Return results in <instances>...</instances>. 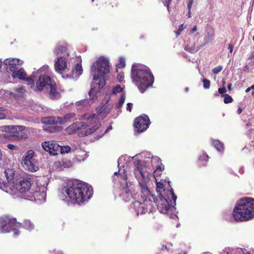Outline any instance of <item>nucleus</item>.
Masks as SVG:
<instances>
[{
    "label": "nucleus",
    "mask_w": 254,
    "mask_h": 254,
    "mask_svg": "<svg viewBox=\"0 0 254 254\" xmlns=\"http://www.w3.org/2000/svg\"><path fill=\"white\" fill-rule=\"evenodd\" d=\"M214 147L219 152L224 150L223 144L218 140H213L212 142Z\"/></svg>",
    "instance_id": "c756f323"
},
{
    "label": "nucleus",
    "mask_w": 254,
    "mask_h": 254,
    "mask_svg": "<svg viewBox=\"0 0 254 254\" xmlns=\"http://www.w3.org/2000/svg\"><path fill=\"white\" fill-rule=\"evenodd\" d=\"M210 81L207 79L203 80V85L205 89H209L210 88Z\"/></svg>",
    "instance_id": "a19ab883"
},
{
    "label": "nucleus",
    "mask_w": 254,
    "mask_h": 254,
    "mask_svg": "<svg viewBox=\"0 0 254 254\" xmlns=\"http://www.w3.org/2000/svg\"><path fill=\"white\" fill-rule=\"evenodd\" d=\"M127 157L126 156H122L118 159V166L120 168L119 170H121L122 167L124 168L125 167L124 164L123 163V161H125ZM119 172H120V171H119L118 172H116L114 173V176H118L119 175Z\"/></svg>",
    "instance_id": "2f4dec72"
},
{
    "label": "nucleus",
    "mask_w": 254,
    "mask_h": 254,
    "mask_svg": "<svg viewBox=\"0 0 254 254\" xmlns=\"http://www.w3.org/2000/svg\"><path fill=\"white\" fill-rule=\"evenodd\" d=\"M203 254H212L210 252H204Z\"/></svg>",
    "instance_id": "e2e57ef3"
},
{
    "label": "nucleus",
    "mask_w": 254,
    "mask_h": 254,
    "mask_svg": "<svg viewBox=\"0 0 254 254\" xmlns=\"http://www.w3.org/2000/svg\"><path fill=\"white\" fill-rule=\"evenodd\" d=\"M149 170L150 168L145 161L139 160L134 164L133 174L138 183L140 197L145 201H147V198L149 199V201L152 200L160 212L166 213L169 210L170 205H173L172 201L176 204L177 196L172 188L168 190L163 189V184L157 182L156 191L159 198L154 195L148 188L151 177Z\"/></svg>",
    "instance_id": "f257e3e1"
},
{
    "label": "nucleus",
    "mask_w": 254,
    "mask_h": 254,
    "mask_svg": "<svg viewBox=\"0 0 254 254\" xmlns=\"http://www.w3.org/2000/svg\"><path fill=\"white\" fill-rule=\"evenodd\" d=\"M242 112V109L241 108H239L237 112L238 114H240Z\"/></svg>",
    "instance_id": "6e6d98bb"
},
{
    "label": "nucleus",
    "mask_w": 254,
    "mask_h": 254,
    "mask_svg": "<svg viewBox=\"0 0 254 254\" xmlns=\"http://www.w3.org/2000/svg\"><path fill=\"white\" fill-rule=\"evenodd\" d=\"M126 65L125 60L123 58H120L119 60V63L117 64V66L119 68L124 67Z\"/></svg>",
    "instance_id": "ea45409f"
},
{
    "label": "nucleus",
    "mask_w": 254,
    "mask_h": 254,
    "mask_svg": "<svg viewBox=\"0 0 254 254\" xmlns=\"http://www.w3.org/2000/svg\"><path fill=\"white\" fill-rule=\"evenodd\" d=\"M181 32H180L179 31V29H178L176 32V36L178 37L179 35H180Z\"/></svg>",
    "instance_id": "4d7b16f0"
},
{
    "label": "nucleus",
    "mask_w": 254,
    "mask_h": 254,
    "mask_svg": "<svg viewBox=\"0 0 254 254\" xmlns=\"http://www.w3.org/2000/svg\"><path fill=\"white\" fill-rule=\"evenodd\" d=\"M33 186L30 179H23L17 183H13L11 184L9 187L7 188L6 191L13 195L19 196V193H20L23 196L25 199H27L28 192L31 190Z\"/></svg>",
    "instance_id": "6e6552de"
},
{
    "label": "nucleus",
    "mask_w": 254,
    "mask_h": 254,
    "mask_svg": "<svg viewBox=\"0 0 254 254\" xmlns=\"http://www.w3.org/2000/svg\"><path fill=\"white\" fill-rule=\"evenodd\" d=\"M250 254L249 252H247L246 254Z\"/></svg>",
    "instance_id": "774afa93"
},
{
    "label": "nucleus",
    "mask_w": 254,
    "mask_h": 254,
    "mask_svg": "<svg viewBox=\"0 0 254 254\" xmlns=\"http://www.w3.org/2000/svg\"><path fill=\"white\" fill-rule=\"evenodd\" d=\"M222 69V66H217L213 69V72L214 74H217L218 73L220 72Z\"/></svg>",
    "instance_id": "79ce46f5"
},
{
    "label": "nucleus",
    "mask_w": 254,
    "mask_h": 254,
    "mask_svg": "<svg viewBox=\"0 0 254 254\" xmlns=\"http://www.w3.org/2000/svg\"><path fill=\"white\" fill-rule=\"evenodd\" d=\"M82 72L81 64L80 63H77L72 70V78L78 77L82 74Z\"/></svg>",
    "instance_id": "a878e982"
},
{
    "label": "nucleus",
    "mask_w": 254,
    "mask_h": 254,
    "mask_svg": "<svg viewBox=\"0 0 254 254\" xmlns=\"http://www.w3.org/2000/svg\"><path fill=\"white\" fill-rule=\"evenodd\" d=\"M226 91H227V90L225 87H223L222 88H219L218 89V92L221 94H222L225 93Z\"/></svg>",
    "instance_id": "c03bdc74"
},
{
    "label": "nucleus",
    "mask_w": 254,
    "mask_h": 254,
    "mask_svg": "<svg viewBox=\"0 0 254 254\" xmlns=\"http://www.w3.org/2000/svg\"><path fill=\"white\" fill-rule=\"evenodd\" d=\"M4 174L8 182L9 183L13 178L14 171L12 169H7L5 171Z\"/></svg>",
    "instance_id": "473e14b6"
},
{
    "label": "nucleus",
    "mask_w": 254,
    "mask_h": 254,
    "mask_svg": "<svg viewBox=\"0 0 254 254\" xmlns=\"http://www.w3.org/2000/svg\"><path fill=\"white\" fill-rule=\"evenodd\" d=\"M34 152L32 150L27 151L23 156L22 165L23 168L30 172H35L38 170V167L34 164Z\"/></svg>",
    "instance_id": "ddd939ff"
},
{
    "label": "nucleus",
    "mask_w": 254,
    "mask_h": 254,
    "mask_svg": "<svg viewBox=\"0 0 254 254\" xmlns=\"http://www.w3.org/2000/svg\"><path fill=\"white\" fill-rule=\"evenodd\" d=\"M192 3H193L192 0H189L188 3V5H187L189 11H190Z\"/></svg>",
    "instance_id": "de8ad7c7"
},
{
    "label": "nucleus",
    "mask_w": 254,
    "mask_h": 254,
    "mask_svg": "<svg viewBox=\"0 0 254 254\" xmlns=\"http://www.w3.org/2000/svg\"><path fill=\"white\" fill-rule=\"evenodd\" d=\"M49 69L47 65L33 72L31 82L28 83L30 87L34 91H42L49 95L52 99H58L61 95L57 91L56 84L51 77L46 74Z\"/></svg>",
    "instance_id": "20e7f679"
},
{
    "label": "nucleus",
    "mask_w": 254,
    "mask_h": 254,
    "mask_svg": "<svg viewBox=\"0 0 254 254\" xmlns=\"http://www.w3.org/2000/svg\"><path fill=\"white\" fill-rule=\"evenodd\" d=\"M214 36V30L211 29L209 28L207 31V34L204 37V45L207 44L211 42L213 39V38Z\"/></svg>",
    "instance_id": "bb28decb"
},
{
    "label": "nucleus",
    "mask_w": 254,
    "mask_h": 254,
    "mask_svg": "<svg viewBox=\"0 0 254 254\" xmlns=\"http://www.w3.org/2000/svg\"><path fill=\"white\" fill-rule=\"evenodd\" d=\"M163 3L164 4V5L166 6L168 8L169 5V3L171 0H162Z\"/></svg>",
    "instance_id": "09e8293b"
},
{
    "label": "nucleus",
    "mask_w": 254,
    "mask_h": 254,
    "mask_svg": "<svg viewBox=\"0 0 254 254\" xmlns=\"http://www.w3.org/2000/svg\"><path fill=\"white\" fill-rule=\"evenodd\" d=\"M251 90H252V89H251V87H250L248 88L246 90V91H246V93H248V92H250Z\"/></svg>",
    "instance_id": "13d9d810"
},
{
    "label": "nucleus",
    "mask_w": 254,
    "mask_h": 254,
    "mask_svg": "<svg viewBox=\"0 0 254 254\" xmlns=\"http://www.w3.org/2000/svg\"><path fill=\"white\" fill-rule=\"evenodd\" d=\"M22 224L17 222L16 219L10 218L8 216H3L0 218V231L1 233H6L10 231H14L15 236L19 235V232L17 229L21 228Z\"/></svg>",
    "instance_id": "9d476101"
},
{
    "label": "nucleus",
    "mask_w": 254,
    "mask_h": 254,
    "mask_svg": "<svg viewBox=\"0 0 254 254\" xmlns=\"http://www.w3.org/2000/svg\"><path fill=\"white\" fill-rule=\"evenodd\" d=\"M46 188L44 186L41 187L34 186L32 187V189L28 191L27 195V199L34 200H44L46 197Z\"/></svg>",
    "instance_id": "4468645a"
},
{
    "label": "nucleus",
    "mask_w": 254,
    "mask_h": 254,
    "mask_svg": "<svg viewBox=\"0 0 254 254\" xmlns=\"http://www.w3.org/2000/svg\"><path fill=\"white\" fill-rule=\"evenodd\" d=\"M9 111L4 107H0V120L5 119L7 116L10 115Z\"/></svg>",
    "instance_id": "7c9ffc66"
},
{
    "label": "nucleus",
    "mask_w": 254,
    "mask_h": 254,
    "mask_svg": "<svg viewBox=\"0 0 254 254\" xmlns=\"http://www.w3.org/2000/svg\"><path fill=\"white\" fill-rule=\"evenodd\" d=\"M150 123L149 119L146 115L136 118L134 122L135 131L142 132L145 131L148 127Z\"/></svg>",
    "instance_id": "2eb2a0df"
},
{
    "label": "nucleus",
    "mask_w": 254,
    "mask_h": 254,
    "mask_svg": "<svg viewBox=\"0 0 254 254\" xmlns=\"http://www.w3.org/2000/svg\"><path fill=\"white\" fill-rule=\"evenodd\" d=\"M77 144L76 142L74 144H71V146H60V150H59V152L61 153H67L70 151H75L78 148L76 147Z\"/></svg>",
    "instance_id": "393cba45"
},
{
    "label": "nucleus",
    "mask_w": 254,
    "mask_h": 254,
    "mask_svg": "<svg viewBox=\"0 0 254 254\" xmlns=\"http://www.w3.org/2000/svg\"><path fill=\"white\" fill-rule=\"evenodd\" d=\"M185 28V26L183 24H181V25H180L178 29H179L180 32H182Z\"/></svg>",
    "instance_id": "603ef678"
},
{
    "label": "nucleus",
    "mask_w": 254,
    "mask_h": 254,
    "mask_svg": "<svg viewBox=\"0 0 254 254\" xmlns=\"http://www.w3.org/2000/svg\"><path fill=\"white\" fill-rule=\"evenodd\" d=\"M228 88L229 90H230L231 89V84H228Z\"/></svg>",
    "instance_id": "bf43d9fd"
},
{
    "label": "nucleus",
    "mask_w": 254,
    "mask_h": 254,
    "mask_svg": "<svg viewBox=\"0 0 254 254\" xmlns=\"http://www.w3.org/2000/svg\"><path fill=\"white\" fill-rule=\"evenodd\" d=\"M140 195V194H139ZM141 199L143 202H139L138 201H135L130 206V210L132 212H134L137 215L139 214H143L146 212H152L155 209L154 203L153 200L149 201V199L147 198V201L143 200L140 196Z\"/></svg>",
    "instance_id": "9b49d317"
},
{
    "label": "nucleus",
    "mask_w": 254,
    "mask_h": 254,
    "mask_svg": "<svg viewBox=\"0 0 254 254\" xmlns=\"http://www.w3.org/2000/svg\"><path fill=\"white\" fill-rule=\"evenodd\" d=\"M251 94H252V95L253 97H254V91H253L252 92V93H251Z\"/></svg>",
    "instance_id": "69168bd1"
},
{
    "label": "nucleus",
    "mask_w": 254,
    "mask_h": 254,
    "mask_svg": "<svg viewBox=\"0 0 254 254\" xmlns=\"http://www.w3.org/2000/svg\"><path fill=\"white\" fill-rule=\"evenodd\" d=\"M72 165L71 161L64 158L56 161L54 163V168L58 171H61L64 168H69Z\"/></svg>",
    "instance_id": "412c9836"
},
{
    "label": "nucleus",
    "mask_w": 254,
    "mask_h": 254,
    "mask_svg": "<svg viewBox=\"0 0 254 254\" xmlns=\"http://www.w3.org/2000/svg\"><path fill=\"white\" fill-rule=\"evenodd\" d=\"M126 100V94L125 93H122L120 98L118 102L116 103V107L117 109L120 108L124 104Z\"/></svg>",
    "instance_id": "72a5a7b5"
},
{
    "label": "nucleus",
    "mask_w": 254,
    "mask_h": 254,
    "mask_svg": "<svg viewBox=\"0 0 254 254\" xmlns=\"http://www.w3.org/2000/svg\"><path fill=\"white\" fill-rule=\"evenodd\" d=\"M11 75L13 78H17L20 80H25L28 82V84L31 82V76L29 77L23 68H19L17 67L13 72H11Z\"/></svg>",
    "instance_id": "aec40b11"
},
{
    "label": "nucleus",
    "mask_w": 254,
    "mask_h": 254,
    "mask_svg": "<svg viewBox=\"0 0 254 254\" xmlns=\"http://www.w3.org/2000/svg\"><path fill=\"white\" fill-rule=\"evenodd\" d=\"M75 115L73 113H68L65 115L64 118H61V120L59 121V124H64L65 122H71L72 121L76 118L75 117Z\"/></svg>",
    "instance_id": "cd10ccee"
},
{
    "label": "nucleus",
    "mask_w": 254,
    "mask_h": 254,
    "mask_svg": "<svg viewBox=\"0 0 254 254\" xmlns=\"http://www.w3.org/2000/svg\"><path fill=\"white\" fill-rule=\"evenodd\" d=\"M110 127H108L107 129H106V130H105L104 131V132H102L101 135H100L98 137H96L97 139H99L100 138H101V137H102L104 134H105L107 132V131H108V130L110 129Z\"/></svg>",
    "instance_id": "8fccbe9b"
},
{
    "label": "nucleus",
    "mask_w": 254,
    "mask_h": 254,
    "mask_svg": "<svg viewBox=\"0 0 254 254\" xmlns=\"http://www.w3.org/2000/svg\"><path fill=\"white\" fill-rule=\"evenodd\" d=\"M3 63L7 66L6 67L7 71L11 73L18 67V65L22 64L23 62L16 58H8L4 60Z\"/></svg>",
    "instance_id": "6ab92c4d"
},
{
    "label": "nucleus",
    "mask_w": 254,
    "mask_h": 254,
    "mask_svg": "<svg viewBox=\"0 0 254 254\" xmlns=\"http://www.w3.org/2000/svg\"><path fill=\"white\" fill-rule=\"evenodd\" d=\"M110 65L108 59L104 57H100L92 66L91 73L93 76V79L97 81L103 79L105 81V75L110 71Z\"/></svg>",
    "instance_id": "0eeeda50"
},
{
    "label": "nucleus",
    "mask_w": 254,
    "mask_h": 254,
    "mask_svg": "<svg viewBox=\"0 0 254 254\" xmlns=\"http://www.w3.org/2000/svg\"><path fill=\"white\" fill-rule=\"evenodd\" d=\"M13 184V183H12V184H10L9 185V186H8V187H5V186H4V188H5V189H6L5 191L6 190L7 188H8L9 187L10 185L11 184Z\"/></svg>",
    "instance_id": "0e129e2a"
},
{
    "label": "nucleus",
    "mask_w": 254,
    "mask_h": 254,
    "mask_svg": "<svg viewBox=\"0 0 254 254\" xmlns=\"http://www.w3.org/2000/svg\"><path fill=\"white\" fill-rule=\"evenodd\" d=\"M249 59L250 60H252V59H254V51H252L251 53Z\"/></svg>",
    "instance_id": "3c124183"
},
{
    "label": "nucleus",
    "mask_w": 254,
    "mask_h": 254,
    "mask_svg": "<svg viewBox=\"0 0 254 254\" xmlns=\"http://www.w3.org/2000/svg\"><path fill=\"white\" fill-rule=\"evenodd\" d=\"M92 189L88 184L78 180L69 181L61 190V199L77 204L82 203L91 198Z\"/></svg>",
    "instance_id": "7ed1b4c3"
},
{
    "label": "nucleus",
    "mask_w": 254,
    "mask_h": 254,
    "mask_svg": "<svg viewBox=\"0 0 254 254\" xmlns=\"http://www.w3.org/2000/svg\"><path fill=\"white\" fill-rule=\"evenodd\" d=\"M25 91L26 90L23 87L17 88L14 91V96L15 97V98L17 99L21 97H23Z\"/></svg>",
    "instance_id": "c85d7f7f"
},
{
    "label": "nucleus",
    "mask_w": 254,
    "mask_h": 254,
    "mask_svg": "<svg viewBox=\"0 0 254 254\" xmlns=\"http://www.w3.org/2000/svg\"><path fill=\"white\" fill-rule=\"evenodd\" d=\"M97 91L92 88L89 92L90 99L81 100L76 103V106L78 110H85L90 106L93 102V100L97 99Z\"/></svg>",
    "instance_id": "dca6fc26"
},
{
    "label": "nucleus",
    "mask_w": 254,
    "mask_h": 254,
    "mask_svg": "<svg viewBox=\"0 0 254 254\" xmlns=\"http://www.w3.org/2000/svg\"><path fill=\"white\" fill-rule=\"evenodd\" d=\"M151 163L152 167L156 169L154 172L155 174H157L158 172H160L164 169V166L162 165L160 158L157 156L151 158Z\"/></svg>",
    "instance_id": "5701e85b"
},
{
    "label": "nucleus",
    "mask_w": 254,
    "mask_h": 254,
    "mask_svg": "<svg viewBox=\"0 0 254 254\" xmlns=\"http://www.w3.org/2000/svg\"><path fill=\"white\" fill-rule=\"evenodd\" d=\"M118 80L120 81V82H121L123 81L124 78V74L123 73H120L118 74Z\"/></svg>",
    "instance_id": "a18cd8bd"
},
{
    "label": "nucleus",
    "mask_w": 254,
    "mask_h": 254,
    "mask_svg": "<svg viewBox=\"0 0 254 254\" xmlns=\"http://www.w3.org/2000/svg\"><path fill=\"white\" fill-rule=\"evenodd\" d=\"M23 225V227L29 231L33 230L34 228V224L29 220H25Z\"/></svg>",
    "instance_id": "f704fd0d"
},
{
    "label": "nucleus",
    "mask_w": 254,
    "mask_h": 254,
    "mask_svg": "<svg viewBox=\"0 0 254 254\" xmlns=\"http://www.w3.org/2000/svg\"><path fill=\"white\" fill-rule=\"evenodd\" d=\"M233 215L237 221H244L254 217V199L247 197L239 201L234 209Z\"/></svg>",
    "instance_id": "423d86ee"
},
{
    "label": "nucleus",
    "mask_w": 254,
    "mask_h": 254,
    "mask_svg": "<svg viewBox=\"0 0 254 254\" xmlns=\"http://www.w3.org/2000/svg\"><path fill=\"white\" fill-rule=\"evenodd\" d=\"M196 30H197V27H196V26H194L191 30V32L194 33L196 31Z\"/></svg>",
    "instance_id": "5fc2aeb1"
},
{
    "label": "nucleus",
    "mask_w": 254,
    "mask_h": 254,
    "mask_svg": "<svg viewBox=\"0 0 254 254\" xmlns=\"http://www.w3.org/2000/svg\"><path fill=\"white\" fill-rule=\"evenodd\" d=\"M123 89L120 85H117L115 87L113 88L112 90V94L116 95L117 93H122L123 92Z\"/></svg>",
    "instance_id": "e433bc0d"
},
{
    "label": "nucleus",
    "mask_w": 254,
    "mask_h": 254,
    "mask_svg": "<svg viewBox=\"0 0 254 254\" xmlns=\"http://www.w3.org/2000/svg\"><path fill=\"white\" fill-rule=\"evenodd\" d=\"M131 78L141 93L152 86L154 82V77L147 67L138 64L132 66Z\"/></svg>",
    "instance_id": "39448f33"
},
{
    "label": "nucleus",
    "mask_w": 254,
    "mask_h": 254,
    "mask_svg": "<svg viewBox=\"0 0 254 254\" xmlns=\"http://www.w3.org/2000/svg\"><path fill=\"white\" fill-rule=\"evenodd\" d=\"M208 158V156L206 153H203L202 155L199 157V160L201 161V164L204 165L205 163L203 162V161H206Z\"/></svg>",
    "instance_id": "58836bf2"
},
{
    "label": "nucleus",
    "mask_w": 254,
    "mask_h": 254,
    "mask_svg": "<svg viewBox=\"0 0 254 254\" xmlns=\"http://www.w3.org/2000/svg\"><path fill=\"white\" fill-rule=\"evenodd\" d=\"M24 129L25 127L22 126H4L0 127V131L6 132L8 133V134H4L5 137H12L15 139L26 138L22 132Z\"/></svg>",
    "instance_id": "f8f14e48"
},
{
    "label": "nucleus",
    "mask_w": 254,
    "mask_h": 254,
    "mask_svg": "<svg viewBox=\"0 0 254 254\" xmlns=\"http://www.w3.org/2000/svg\"><path fill=\"white\" fill-rule=\"evenodd\" d=\"M222 96L224 97V102L225 104L230 103L233 101L232 98L228 94H224L222 95Z\"/></svg>",
    "instance_id": "4c0bfd02"
},
{
    "label": "nucleus",
    "mask_w": 254,
    "mask_h": 254,
    "mask_svg": "<svg viewBox=\"0 0 254 254\" xmlns=\"http://www.w3.org/2000/svg\"><path fill=\"white\" fill-rule=\"evenodd\" d=\"M7 147L10 150H16L18 149V147L12 144H8L7 145Z\"/></svg>",
    "instance_id": "37998d69"
},
{
    "label": "nucleus",
    "mask_w": 254,
    "mask_h": 254,
    "mask_svg": "<svg viewBox=\"0 0 254 254\" xmlns=\"http://www.w3.org/2000/svg\"><path fill=\"white\" fill-rule=\"evenodd\" d=\"M233 48H234V46L232 45H231V44L229 45L228 49H229L230 52L231 53H232L233 52Z\"/></svg>",
    "instance_id": "864d4df0"
},
{
    "label": "nucleus",
    "mask_w": 254,
    "mask_h": 254,
    "mask_svg": "<svg viewBox=\"0 0 254 254\" xmlns=\"http://www.w3.org/2000/svg\"><path fill=\"white\" fill-rule=\"evenodd\" d=\"M61 119L60 117L55 118L53 117H47L42 118L41 122L43 124L46 125H53L57 123H59V121Z\"/></svg>",
    "instance_id": "b1692460"
},
{
    "label": "nucleus",
    "mask_w": 254,
    "mask_h": 254,
    "mask_svg": "<svg viewBox=\"0 0 254 254\" xmlns=\"http://www.w3.org/2000/svg\"><path fill=\"white\" fill-rule=\"evenodd\" d=\"M42 148L52 155H57L60 150V145L56 141H47L42 143Z\"/></svg>",
    "instance_id": "a211bd4d"
},
{
    "label": "nucleus",
    "mask_w": 254,
    "mask_h": 254,
    "mask_svg": "<svg viewBox=\"0 0 254 254\" xmlns=\"http://www.w3.org/2000/svg\"><path fill=\"white\" fill-rule=\"evenodd\" d=\"M55 53L58 57L55 61V68L56 71L62 73L68 67V54L64 46H60L55 49Z\"/></svg>",
    "instance_id": "1a4fd4ad"
},
{
    "label": "nucleus",
    "mask_w": 254,
    "mask_h": 254,
    "mask_svg": "<svg viewBox=\"0 0 254 254\" xmlns=\"http://www.w3.org/2000/svg\"><path fill=\"white\" fill-rule=\"evenodd\" d=\"M77 144L76 147L78 148L75 151V157L73 159L74 162H81L86 159L87 157L86 153L85 151L80 148L78 142H76Z\"/></svg>",
    "instance_id": "4be33fe9"
},
{
    "label": "nucleus",
    "mask_w": 254,
    "mask_h": 254,
    "mask_svg": "<svg viewBox=\"0 0 254 254\" xmlns=\"http://www.w3.org/2000/svg\"><path fill=\"white\" fill-rule=\"evenodd\" d=\"M185 49L186 51L189 52L194 53L197 51L199 49L196 47L194 44H193L192 45H191V46L189 45L186 46L185 47Z\"/></svg>",
    "instance_id": "c9c22d12"
},
{
    "label": "nucleus",
    "mask_w": 254,
    "mask_h": 254,
    "mask_svg": "<svg viewBox=\"0 0 254 254\" xmlns=\"http://www.w3.org/2000/svg\"><path fill=\"white\" fill-rule=\"evenodd\" d=\"M113 108V104L107 103L100 109L98 115L85 114L83 118L86 121L72 124L66 128V133L70 134L77 132L78 136H84L94 132L101 126L98 119L105 117L111 112Z\"/></svg>",
    "instance_id": "f03ea898"
},
{
    "label": "nucleus",
    "mask_w": 254,
    "mask_h": 254,
    "mask_svg": "<svg viewBox=\"0 0 254 254\" xmlns=\"http://www.w3.org/2000/svg\"><path fill=\"white\" fill-rule=\"evenodd\" d=\"M133 104L130 103H128L127 104V110L129 112H131V109L132 108Z\"/></svg>",
    "instance_id": "49530a36"
},
{
    "label": "nucleus",
    "mask_w": 254,
    "mask_h": 254,
    "mask_svg": "<svg viewBox=\"0 0 254 254\" xmlns=\"http://www.w3.org/2000/svg\"><path fill=\"white\" fill-rule=\"evenodd\" d=\"M2 65V61L1 60H0V67H1Z\"/></svg>",
    "instance_id": "338daca9"
},
{
    "label": "nucleus",
    "mask_w": 254,
    "mask_h": 254,
    "mask_svg": "<svg viewBox=\"0 0 254 254\" xmlns=\"http://www.w3.org/2000/svg\"><path fill=\"white\" fill-rule=\"evenodd\" d=\"M188 17H190L191 16V15H190V11H188Z\"/></svg>",
    "instance_id": "052dcab7"
},
{
    "label": "nucleus",
    "mask_w": 254,
    "mask_h": 254,
    "mask_svg": "<svg viewBox=\"0 0 254 254\" xmlns=\"http://www.w3.org/2000/svg\"><path fill=\"white\" fill-rule=\"evenodd\" d=\"M121 177L125 181V187H123V189L122 190L121 194L119 196L122 197L125 201H130L132 198V193L131 192V184L128 183L126 181L127 179V172L124 170L123 174L121 175Z\"/></svg>",
    "instance_id": "f3484780"
},
{
    "label": "nucleus",
    "mask_w": 254,
    "mask_h": 254,
    "mask_svg": "<svg viewBox=\"0 0 254 254\" xmlns=\"http://www.w3.org/2000/svg\"><path fill=\"white\" fill-rule=\"evenodd\" d=\"M250 87H251V89L252 90H254V84H253V85H252Z\"/></svg>",
    "instance_id": "680f3d73"
}]
</instances>
